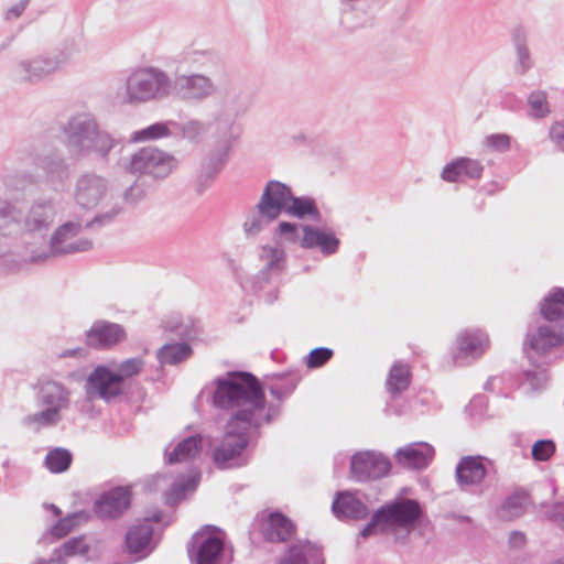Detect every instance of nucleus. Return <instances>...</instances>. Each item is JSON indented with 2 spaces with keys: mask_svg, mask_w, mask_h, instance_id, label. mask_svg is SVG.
Returning a JSON list of instances; mask_svg holds the SVG:
<instances>
[{
  "mask_svg": "<svg viewBox=\"0 0 564 564\" xmlns=\"http://www.w3.org/2000/svg\"><path fill=\"white\" fill-rule=\"evenodd\" d=\"M56 215L53 198H37L24 213L18 199L0 197V237L20 232L44 236L53 226Z\"/></svg>",
  "mask_w": 564,
  "mask_h": 564,
  "instance_id": "f257e3e1",
  "label": "nucleus"
},
{
  "mask_svg": "<svg viewBox=\"0 0 564 564\" xmlns=\"http://www.w3.org/2000/svg\"><path fill=\"white\" fill-rule=\"evenodd\" d=\"M215 391L213 393L214 405L221 410H232L227 422L246 423L247 416L243 411L256 410L260 400L261 382L247 371H228L214 380Z\"/></svg>",
  "mask_w": 564,
  "mask_h": 564,
  "instance_id": "f03ea898",
  "label": "nucleus"
},
{
  "mask_svg": "<svg viewBox=\"0 0 564 564\" xmlns=\"http://www.w3.org/2000/svg\"><path fill=\"white\" fill-rule=\"evenodd\" d=\"M564 355V335L554 332L549 326H539L528 333L523 350L533 369L522 372L521 387L525 393L540 391L547 381L546 366L557 357L555 350Z\"/></svg>",
  "mask_w": 564,
  "mask_h": 564,
  "instance_id": "7ed1b4c3",
  "label": "nucleus"
},
{
  "mask_svg": "<svg viewBox=\"0 0 564 564\" xmlns=\"http://www.w3.org/2000/svg\"><path fill=\"white\" fill-rule=\"evenodd\" d=\"M32 390L41 410L25 415L22 424L34 432L57 426L70 408L72 391L63 382L48 378L37 380Z\"/></svg>",
  "mask_w": 564,
  "mask_h": 564,
  "instance_id": "20e7f679",
  "label": "nucleus"
},
{
  "mask_svg": "<svg viewBox=\"0 0 564 564\" xmlns=\"http://www.w3.org/2000/svg\"><path fill=\"white\" fill-rule=\"evenodd\" d=\"M65 145L75 160L83 159L91 152L107 158L117 141L106 131H101L95 118L78 115L70 118L63 128Z\"/></svg>",
  "mask_w": 564,
  "mask_h": 564,
  "instance_id": "39448f33",
  "label": "nucleus"
},
{
  "mask_svg": "<svg viewBox=\"0 0 564 564\" xmlns=\"http://www.w3.org/2000/svg\"><path fill=\"white\" fill-rule=\"evenodd\" d=\"M422 516L421 505L414 499L405 498L388 502L375 511L370 521L360 531V536L366 539L371 535L387 534L394 528L411 532Z\"/></svg>",
  "mask_w": 564,
  "mask_h": 564,
  "instance_id": "423d86ee",
  "label": "nucleus"
},
{
  "mask_svg": "<svg viewBox=\"0 0 564 564\" xmlns=\"http://www.w3.org/2000/svg\"><path fill=\"white\" fill-rule=\"evenodd\" d=\"M249 101L243 94H234L228 96L212 115V120L207 123L212 129L213 135L217 140V150L229 154L235 141L242 132L241 126L237 122L238 118L247 112Z\"/></svg>",
  "mask_w": 564,
  "mask_h": 564,
  "instance_id": "0eeeda50",
  "label": "nucleus"
},
{
  "mask_svg": "<svg viewBox=\"0 0 564 564\" xmlns=\"http://www.w3.org/2000/svg\"><path fill=\"white\" fill-rule=\"evenodd\" d=\"M171 78L162 68L144 66L126 79L124 99L129 104L161 101L170 97Z\"/></svg>",
  "mask_w": 564,
  "mask_h": 564,
  "instance_id": "6e6552de",
  "label": "nucleus"
},
{
  "mask_svg": "<svg viewBox=\"0 0 564 564\" xmlns=\"http://www.w3.org/2000/svg\"><path fill=\"white\" fill-rule=\"evenodd\" d=\"M31 162L42 171L45 181L55 191L64 187L70 176V167L63 153L55 148L23 147L14 155V163L28 165Z\"/></svg>",
  "mask_w": 564,
  "mask_h": 564,
  "instance_id": "1a4fd4ad",
  "label": "nucleus"
},
{
  "mask_svg": "<svg viewBox=\"0 0 564 564\" xmlns=\"http://www.w3.org/2000/svg\"><path fill=\"white\" fill-rule=\"evenodd\" d=\"M250 431L251 429L242 422L226 423V432L213 451V460L217 468H239L249 463Z\"/></svg>",
  "mask_w": 564,
  "mask_h": 564,
  "instance_id": "9d476101",
  "label": "nucleus"
},
{
  "mask_svg": "<svg viewBox=\"0 0 564 564\" xmlns=\"http://www.w3.org/2000/svg\"><path fill=\"white\" fill-rule=\"evenodd\" d=\"M82 230L83 226L79 221L64 223L53 231L48 248L33 251L30 257L25 258V262L40 264L53 258L89 251L93 248L90 239H74Z\"/></svg>",
  "mask_w": 564,
  "mask_h": 564,
  "instance_id": "9b49d317",
  "label": "nucleus"
},
{
  "mask_svg": "<svg viewBox=\"0 0 564 564\" xmlns=\"http://www.w3.org/2000/svg\"><path fill=\"white\" fill-rule=\"evenodd\" d=\"M178 165L177 159L156 147H143L135 151L127 165L132 174L145 175L154 180L166 178Z\"/></svg>",
  "mask_w": 564,
  "mask_h": 564,
  "instance_id": "f8f14e48",
  "label": "nucleus"
},
{
  "mask_svg": "<svg viewBox=\"0 0 564 564\" xmlns=\"http://www.w3.org/2000/svg\"><path fill=\"white\" fill-rule=\"evenodd\" d=\"M217 91L214 79L200 72L178 74L171 79L170 96L185 104H200Z\"/></svg>",
  "mask_w": 564,
  "mask_h": 564,
  "instance_id": "ddd939ff",
  "label": "nucleus"
},
{
  "mask_svg": "<svg viewBox=\"0 0 564 564\" xmlns=\"http://www.w3.org/2000/svg\"><path fill=\"white\" fill-rule=\"evenodd\" d=\"M390 470L391 462L381 452L360 451L350 459V474L357 481L377 480L389 475Z\"/></svg>",
  "mask_w": 564,
  "mask_h": 564,
  "instance_id": "4468645a",
  "label": "nucleus"
},
{
  "mask_svg": "<svg viewBox=\"0 0 564 564\" xmlns=\"http://www.w3.org/2000/svg\"><path fill=\"white\" fill-rule=\"evenodd\" d=\"M109 189V181L105 176L86 172L75 182L74 199L80 208L90 210L108 196Z\"/></svg>",
  "mask_w": 564,
  "mask_h": 564,
  "instance_id": "2eb2a0df",
  "label": "nucleus"
},
{
  "mask_svg": "<svg viewBox=\"0 0 564 564\" xmlns=\"http://www.w3.org/2000/svg\"><path fill=\"white\" fill-rule=\"evenodd\" d=\"M62 55H39L22 59L13 67L14 77L23 83H39L55 73L65 63Z\"/></svg>",
  "mask_w": 564,
  "mask_h": 564,
  "instance_id": "dca6fc26",
  "label": "nucleus"
},
{
  "mask_svg": "<svg viewBox=\"0 0 564 564\" xmlns=\"http://www.w3.org/2000/svg\"><path fill=\"white\" fill-rule=\"evenodd\" d=\"M85 390L89 398L109 402L123 392L121 377L106 366H98L88 376Z\"/></svg>",
  "mask_w": 564,
  "mask_h": 564,
  "instance_id": "f3484780",
  "label": "nucleus"
},
{
  "mask_svg": "<svg viewBox=\"0 0 564 564\" xmlns=\"http://www.w3.org/2000/svg\"><path fill=\"white\" fill-rule=\"evenodd\" d=\"M86 345L97 350H107L126 340L122 325L106 319H97L86 330Z\"/></svg>",
  "mask_w": 564,
  "mask_h": 564,
  "instance_id": "a211bd4d",
  "label": "nucleus"
},
{
  "mask_svg": "<svg viewBox=\"0 0 564 564\" xmlns=\"http://www.w3.org/2000/svg\"><path fill=\"white\" fill-rule=\"evenodd\" d=\"M210 529L214 528L206 525L192 538V549H188V554L196 564H216L224 551L223 540L209 532Z\"/></svg>",
  "mask_w": 564,
  "mask_h": 564,
  "instance_id": "6ab92c4d",
  "label": "nucleus"
},
{
  "mask_svg": "<svg viewBox=\"0 0 564 564\" xmlns=\"http://www.w3.org/2000/svg\"><path fill=\"white\" fill-rule=\"evenodd\" d=\"M492 465V462L484 456L462 457L455 468V478L460 489L480 485Z\"/></svg>",
  "mask_w": 564,
  "mask_h": 564,
  "instance_id": "aec40b11",
  "label": "nucleus"
},
{
  "mask_svg": "<svg viewBox=\"0 0 564 564\" xmlns=\"http://www.w3.org/2000/svg\"><path fill=\"white\" fill-rule=\"evenodd\" d=\"M131 503L129 487H115L105 491L95 502L94 510L102 519L120 517Z\"/></svg>",
  "mask_w": 564,
  "mask_h": 564,
  "instance_id": "412c9836",
  "label": "nucleus"
},
{
  "mask_svg": "<svg viewBox=\"0 0 564 564\" xmlns=\"http://www.w3.org/2000/svg\"><path fill=\"white\" fill-rule=\"evenodd\" d=\"M488 343L487 336L480 330L462 332L456 339V351L453 355L454 361L458 366H464L469 359L474 360L480 357Z\"/></svg>",
  "mask_w": 564,
  "mask_h": 564,
  "instance_id": "4be33fe9",
  "label": "nucleus"
},
{
  "mask_svg": "<svg viewBox=\"0 0 564 564\" xmlns=\"http://www.w3.org/2000/svg\"><path fill=\"white\" fill-rule=\"evenodd\" d=\"M279 564H325L323 549L307 540L293 541L285 549Z\"/></svg>",
  "mask_w": 564,
  "mask_h": 564,
  "instance_id": "5701e85b",
  "label": "nucleus"
},
{
  "mask_svg": "<svg viewBox=\"0 0 564 564\" xmlns=\"http://www.w3.org/2000/svg\"><path fill=\"white\" fill-rule=\"evenodd\" d=\"M295 532V523L281 511L270 512L261 521L263 539L271 543L286 542Z\"/></svg>",
  "mask_w": 564,
  "mask_h": 564,
  "instance_id": "b1692460",
  "label": "nucleus"
},
{
  "mask_svg": "<svg viewBox=\"0 0 564 564\" xmlns=\"http://www.w3.org/2000/svg\"><path fill=\"white\" fill-rule=\"evenodd\" d=\"M434 448L425 442L411 443L394 453L395 463L409 469H424L434 457Z\"/></svg>",
  "mask_w": 564,
  "mask_h": 564,
  "instance_id": "393cba45",
  "label": "nucleus"
},
{
  "mask_svg": "<svg viewBox=\"0 0 564 564\" xmlns=\"http://www.w3.org/2000/svg\"><path fill=\"white\" fill-rule=\"evenodd\" d=\"M292 194L286 184L272 180L265 184L258 204L262 209L279 218L282 213L286 212Z\"/></svg>",
  "mask_w": 564,
  "mask_h": 564,
  "instance_id": "a878e982",
  "label": "nucleus"
},
{
  "mask_svg": "<svg viewBox=\"0 0 564 564\" xmlns=\"http://www.w3.org/2000/svg\"><path fill=\"white\" fill-rule=\"evenodd\" d=\"M303 237L300 245L305 249L319 248V250L330 256L337 252L339 248V239L330 231H324L311 225H302Z\"/></svg>",
  "mask_w": 564,
  "mask_h": 564,
  "instance_id": "bb28decb",
  "label": "nucleus"
},
{
  "mask_svg": "<svg viewBox=\"0 0 564 564\" xmlns=\"http://www.w3.org/2000/svg\"><path fill=\"white\" fill-rule=\"evenodd\" d=\"M484 166L477 160L458 158L447 163L441 173L442 180L448 183L463 182L465 178L478 180L481 177Z\"/></svg>",
  "mask_w": 564,
  "mask_h": 564,
  "instance_id": "cd10ccee",
  "label": "nucleus"
},
{
  "mask_svg": "<svg viewBox=\"0 0 564 564\" xmlns=\"http://www.w3.org/2000/svg\"><path fill=\"white\" fill-rule=\"evenodd\" d=\"M178 63L194 72H209L221 66V58L213 50L187 47L180 54Z\"/></svg>",
  "mask_w": 564,
  "mask_h": 564,
  "instance_id": "c85d7f7f",
  "label": "nucleus"
},
{
  "mask_svg": "<svg viewBox=\"0 0 564 564\" xmlns=\"http://www.w3.org/2000/svg\"><path fill=\"white\" fill-rule=\"evenodd\" d=\"M332 511L340 520L364 519L368 514L367 506L350 491L336 494L332 503Z\"/></svg>",
  "mask_w": 564,
  "mask_h": 564,
  "instance_id": "c756f323",
  "label": "nucleus"
},
{
  "mask_svg": "<svg viewBox=\"0 0 564 564\" xmlns=\"http://www.w3.org/2000/svg\"><path fill=\"white\" fill-rule=\"evenodd\" d=\"M228 155L224 151L216 150L215 153L202 162L195 185V191L198 194H203L213 184L216 176L224 169Z\"/></svg>",
  "mask_w": 564,
  "mask_h": 564,
  "instance_id": "7c9ffc66",
  "label": "nucleus"
},
{
  "mask_svg": "<svg viewBox=\"0 0 564 564\" xmlns=\"http://www.w3.org/2000/svg\"><path fill=\"white\" fill-rule=\"evenodd\" d=\"M260 400L256 410L243 411L241 414L247 416L246 424L251 430H259L264 423L270 424L280 413V406L274 404L267 405V399L263 387L260 388Z\"/></svg>",
  "mask_w": 564,
  "mask_h": 564,
  "instance_id": "2f4dec72",
  "label": "nucleus"
},
{
  "mask_svg": "<svg viewBox=\"0 0 564 564\" xmlns=\"http://www.w3.org/2000/svg\"><path fill=\"white\" fill-rule=\"evenodd\" d=\"M153 535V528L148 522L131 527L126 534V545L129 553L144 557L150 551L148 547Z\"/></svg>",
  "mask_w": 564,
  "mask_h": 564,
  "instance_id": "473e14b6",
  "label": "nucleus"
},
{
  "mask_svg": "<svg viewBox=\"0 0 564 564\" xmlns=\"http://www.w3.org/2000/svg\"><path fill=\"white\" fill-rule=\"evenodd\" d=\"M511 40L517 56V72L520 75H524L533 66L525 29L522 25L513 28L511 31Z\"/></svg>",
  "mask_w": 564,
  "mask_h": 564,
  "instance_id": "72a5a7b5",
  "label": "nucleus"
},
{
  "mask_svg": "<svg viewBox=\"0 0 564 564\" xmlns=\"http://www.w3.org/2000/svg\"><path fill=\"white\" fill-rule=\"evenodd\" d=\"M276 219L274 215L262 209L261 205L257 204L246 215V220L242 225L243 234L247 238H254Z\"/></svg>",
  "mask_w": 564,
  "mask_h": 564,
  "instance_id": "f704fd0d",
  "label": "nucleus"
},
{
  "mask_svg": "<svg viewBox=\"0 0 564 564\" xmlns=\"http://www.w3.org/2000/svg\"><path fill=\"white\" fill-rule=\"evenodd\" d=\"M200 435L188 436L176 444L172 452L166 454L169 464H177L195 458L202 451Z\"/></svg>",
  "mask_w": 564,
  "mask_h": 564,
  "instance_id": "c9c22d12",
  "label": "nucleus"
},
{
  "mask_svg": "<svg viewBox=\"0 0 564 564\" xmlns=\"http://www.w3.org/2000/svg\"><path fill=\"white\" fill-rule=\"evenodd\" d=\"M411 383V371L406 364L397 361L391 367L386 388L392 398L400 395L403 391L408 390Z\"/></svg>",
  "mask_w": 564,
  "mask_h": 564,
  "instance_id": "e433bc0d",
  "label": "nucleus"
},
{
  "mask_svg": "<svg viewBox=\"0 0 564 564\" xmlns=\"http://www.w3.org/2000/svg\"><path fill=\"white\" fill-rule=\"evenodd\" d=\"M285 213L299 219L310 218L314 221H321L322 219V214L315 200L308 196H294L292 194Z\"/></svg>",
  "mask_w": 564,
  "mask_h": 564,
  "instance_id": "4c0bfd02",
  "label": "nucleus"
},
{
  "mask_svg": "<svg viewBox=\"0 0 564 564\" xmlns=\"http://www.w3.org/2000/svg\"><path fill=\"white\" fill-rule=\"evenodd\" d=\"M540 313L549 322L564 319V289L554 288L541 303Z\"/></svg>",
  "mask_w": 564,
  "mask_h": 564,
  "instance_id": "58836bf2",
  "label": "nucleus"
},
{
  "mask_svg": "<svg viewBox=\"0 0 564 564\" xmlns=\"http://www.w3.org/2000/svg\"><path fill=\"white\" fill-rule=\"evenodd\" d=\"M0 181L6 192L18 194L25 192L28 186L35 184L36 178L32 173L17 172L7 167Z\"/></svg>",
  "mask_w": 564,
  "mask_h": 564,
  "instance_id": "ea45409f",
  "label": "nucleus"
},
{
  "mask_svg": "<svg viewBox=\"0 0 564 564\" xmlns=\"http://www.w3.org/2000/svg\"><path fill=\"white\" fill-rule=\"evenodd\" d=\"M192 347L187 343L163 345L156 352L161 365L175 366L191 357Z\"/></svg>",
  "mask_w": 564,
  "mask_h": 564,
  "instance_id": "a19ab883",
  "label": "nucleus"
},
{
  "mask_svg": "<svg viewBox=\"0 0 564 564\" xmlns=\"http://www.w3.org/2000/svg\"><path fill=\"white\" fill-rule=\"evenodd\" d=\"M529 502L528 494L517 490L505 499L499 511V517L507 521L519 518L524 513Z\"/></svg>",
  "mask_w": 564,
  "mask_h": 564,
  "instance_id": "79ce46f5",
  "label": "nucleus"
},
{
  "mask_svg": "<svg viewBox=\"0 0 564 564\" xmlns=\"http://www.w3.org/2000/svg\"><path fill=\"white\" fill-rule=\"evenodd\" d=\"M170 126L178 128V123L175 121L155 122L147 128L134 131L130 140L132 142H144L170 137Z\"/></svg>",
  "mask_w": 564,
  "mask_h": 564,
  "instance_id": "37998d69",
  "label": "nucleus"
},
{
  "mask_svg": "<svg viewBox=\"0 0 564 564\" xmlns=\"http://www.w3.org/2000/svg\"><path fill=\"white\" fill-rule=\"evenodd\" d=\"M260 259L264 263V270L280 274L284 268L285 252L281 248L265 246L262 248Z\"/></svg>",
  "mask_w": 564,
  "mask_h": 564,
  "instance_id": "c03bdc74",
  "label": "nucleus"
},
{
  "mask_svg": "<svg viewBox=\"0 0 564 564\" xmlns=\"http://www.w3.org/2000/svg\"><path fill=\"white\" fill-rule=\"evenodd\" d=\"M73 460L72 453L65 448H54L50 451L45 457L46 468L54 474L66 471Z\"/></svg>",
  "mask_w": 564,
  "mask_h": 564,
  "instance_id": "a18cd8bd",
  "label": "nucleus"
},
{
  "mask_svg": "<svg viewBox=\"0 0 564 564\" xmlns=\"http://www.w3.org/2000/svg\"><path fill=\"white\" fill-rule=\"evenodd\" d=\"M527 104L529 107L528 115L534 119H543L551 111L547 102V94L544 90L531 91L527 98Z\"/></svg>",
  "mask_w": 564,
  "mask_h": 564,
  "instance_id": "49530a36",
  "label": "nucleus"
},
{
  "mask_svg": "<svg viewBox=\"0 0 564 564\" xmlns=\"http://www.w3.org/2000/svg\"><path fill=\"white\" fill-rule=\"evenodd\" d=\"M196 484L195 478H188L186 481L173 482L170 490L165 492V503L167 506H175L187 490H194L196 488Z\"/></svg>",
  "mask_w": 564,
  "mask_h": 564,
  "instance_id": "de8ad7c7",
  "label": "nucleus"
},
{
  "mask_svg": "<svg viewBox=\"0 0 564 564\" xmlns=\"http://www.w3.org/2000/svg\"><path fill=\"white\" fill-rule=\"evenodd\" d=\"M556 446L552 440H539L532 445L531 454L536 462H546L555 453Z\"/></svg>",
  "mask_w": 564,
  "mask_h": 564,
  "instance_id": "09e8293b",
  "label": "nucleus"
},
{
  "mask_svg": "<svg viewBox=\"0 0 564 564\" xmlns=\"http://www.w3.org/2000/svg\"><path fill=\"white\" fill-rule=\"evenodd\" d=\"M144 367V360L140 357L129 358L127 360H123L119 367L118 372H116L118 376L121 377V382L123 383L124 379H128L130 377H133L138 375Z\"/></svg>",
  "mask_w": 564,
  "mask_h": 564,
  "instance_id": "8fccbe9b",
  "label": "nucleus"
},
{
  "mask_svg": "<svg viewBox=\"0 0 564 564\" xmlns=\"http://www.w3.org/2000/svg\"><path fill=\"white\" fill-rule=\"evenodd\" d=\"M182 131L183 138L187 140H196L208 130L207 123L192 119L184 122L182 126L178 124Z\"/></svg>",
  "mask_w": 564,
  "mask_h": 564,
  "instance_id": "3c124183",
  "label": "nucleus"
},
{
  "mask_svg": "<svg viewBox=\"0 0 564 564\" xmlns=\"http://www.w3.org/2000/svg\"><path fill=\"white\" fill-rule=\"evenodd\" d=\"M122 212L118 205L111 207L109 210L97 214L91 220L87 221L85 228H101L111 224L117 216Z\"/></svg>",
  "mask_w": 564,
  "mask_h": 564,
  "instance_id": "603ef678",
  "label": "nucleus"
},
{
  "mask_svg": "<svg viewBox=\"0 0 564 564\" xmlns=\"http://www.w3.org/2000/svg\"><path fill=\"white\" fill-rule=\"evenodd\" d=\"M334 352L327 347H317L310 351L307 356V367L311 369L319 368L330 360Z\"/></svg>",
  "mask_w": 564,
  "mask_h": 564,
  "instance_id": "864d4df0",
  "label": "nucleus"
},
{
  "mask_svg": "<svg viewBox=\"0 0 564 564\" xmlns=\"http://www.w3.org/2000/svg\"><path fill=\"white\" fill-rule=\"evenodd\" d=\"M65 556L85 555L89 546L83 536H76L67 540L61 546Z\"/></svg>",
  "mask_w": 564,
  "mask_h": 564,
  "instance_id": "5fc2aeb1",
  "label": "nucleus"
},
{
  "mask_svg": "<svg viewBox=\"0 0 564 564\" xmlns=\"http://www.w3.org/2000/svg\"><path fill=\"white\" fill-rule=\"evenodd\" d=\"M299 225L295 223L281 221L276 227V235L289 242L301 241L299 235Z\"/></svg>",
  "mask_w": 564,
  "mask_h": 564,
  "instance_id": "6e6d98bb",
  "label": "nucleus"
},
{
  "mask_svg": "<svg viewBox=\"0 0 564 564\" xmlns=\"http://www.w3.org/2000/svg\"><path fill=\"white\" fill-rule=\"evenodd\" d=\"M511 138L505 133H495L486 138V144L500 152L508 151L510 149Z\"/></svg>",
  "mask_w": 564,
  "mask_h": 564,
  "instance_id": "4d7b16f0",
  "label": "nucleus"
},
{
  "mask_svg": "<svg viewBox=\"0 0 564 564\" xmlns=\"http://www.w3.org/2000/svg\"><path fill=\"white\" fill-rule=\"evenodd\" d=\"M74 522H75V516H68L66 518H63L61 519L51 530V533L52 535H54L55 538H64L65 535H67L73 527H74Z\"/></svg>",
  "mask_w": 564,
  "mask_h": 564,
  "instance_id": "13d9d810",
  "label": "nucleus"
},
{
  "mask_svg": "<svg viewBox=\"0 0 564 564\" xmlns=\"http://www.w3.org/2000/svg\"><path fill=\"white\" fill-rule=\"evenodd\" d=\"M549 135L555 147L564 152V122L552 124Z\"/></svg>",
  "mask_w": 564,
  "mask_h": 564,
  "instance_id": "bf43d9fd",
  "label": "nucleus"
},
{
  "mask_svg": "<svg viewBox=\"0 0 564 564\" xmlns=\"http://www.w3.org/2000/svg\"><path fill=\"white\" fill-rule=\"evenodd\" d=\"M296 383H291L286 389H283V387L279 383H273L270 386L269 390L270 393L278 400L282 401L285 398H288L293 390L295 389Z\"/></svg>",
  "mask_w": 564,
  "mask_h": 564,
  "instance_id": "052dcab7",
  "label": "nucleus"
},
{
  "mask_svg": "<svg viewBox=\"0 0 564 564\" xmlns=\"http://www.w3.org/2000/svg\"><path fill=\"white\" fill-rule=\"evenodd\" d=\"M29 4V0H20L19 2L11 6L6 12V19L12 21L21 17Z\"/></svg>",
  "mask_w": 564,
  "mask_h": 564,
  "instance_id": "680f3d73",
  "label": "nucleus"
},
{
  "mask_svg": "<svg viewBox=\"0 0 564 564\" xmlns=\"http://www.w3.org/2000/svg\"><path fill=\"white\" fill-rule=\"evenodd\" d=\"M563 508H564V506L562 503L555 505L552 508V510L546 512V517L550 520L558 521L560 522V527L564 530Z\"/></svg>",
  "mask_w": 564,
  "mask_h": 564,
  "instance_id": "e2e57ef3",
  "label": "nucleus"
},
{
  "mask_svg": "<svg viewBox=\"0 0 564 564\" xmlns=\"http://www.w3.org/2000/svg\"><path fill=\"white\" fill-rule=\"evenodd\" d=\"M272 275H273V273H271L264 269H261L254 278L253 289L261 290L270 281Z\"/></svg>",
  "mask_w": 564,
  "mask_h": 564,
  "instance_id": "0e129e2a",
  "label": "nucleus"
},
{
  "mask_svg": "<svg viewBox=\"0 0 564 564\" xmlns=\"http://www.w3.org/2000/svg\"><path fill=\"white\" fill-rule=\"evenodd\" d=\"M143 197V191L140 188V186L131 185L126 192H124V199L130 203H135L140 200Z\"/></svg>",
  "mask_w": 564,
  "mask_h": 564,
  "instance_id": "69168bd1",
  "label": "nucleus"
},
{
  "mask_svg": "<svg viewBox=\"0 0 564 564\" xmlns=\"http://www.w3.org/2000/svg\"><path fill=\"white\" fill-rule=\"evenodd\" d=\"M509 543L513 547H521L525 543V535L520 531H512L509 536Z\"/></svg>",
  "mask_w": 564,
  "mask_h": 564,
  "instance_id": "338daca9",
  "label": "nucleus"
},
{
  "mask_svg": "<svg viewBox=\"0 0 564 564\" xmlns=\"http://www.w3.org/2000/svg\"><path fill=\"white\" fill-rule=\"evenodd\" d=\"M64 553L62 549H55L52 556L48 558L50 564H65Z\"/></svg>",
  "mask_w": 564,
  "mask_h": 564,
  "instance_id": "774afa93",
  "label": "nucleus"
}]
</instances>
